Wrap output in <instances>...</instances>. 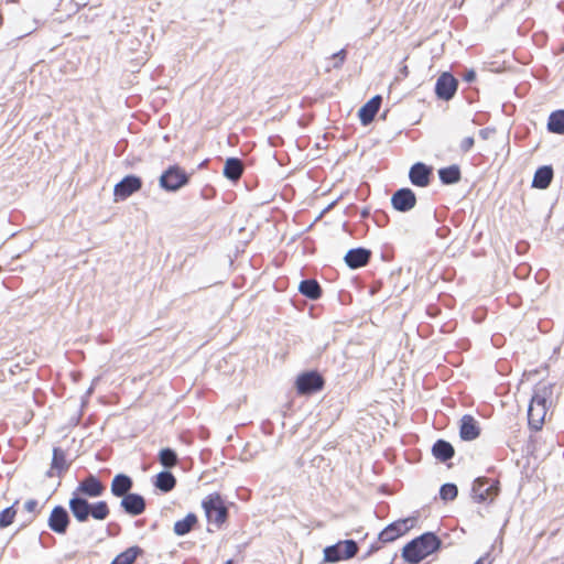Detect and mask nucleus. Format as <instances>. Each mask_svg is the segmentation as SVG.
<instances>
[{
  "mask_svg": "<svg viewBox=\"0 0 564 564\" xmlns=\"http://www.w3.org/2000/svg\"><path fill=\"white\" fill-rule=\"evenodd\" d=\"M105 485L101 480L89 474L85 477L73 491L68 501V508L77 522H87L89 517L97 521L106 520L110 514V509L105 500L89 502L87 498H98L105 492Z\"/></svg>",
  "mask_w": 564,
  "mask_h": 564,
  "instance_id": "nucleus-1",
  "label": "nucleus"
},
{
  "mask_svg": "<svg viewBox=\"0 0 564 564\" xmlns=\"http://www.w3.org/2000/svg\"><path fill=\"white\" fill-rule=\"evenodd\" d=\"M441 546L442 540L434 532H425L403 546L402 557L409 564H419Z\"/></svg>",
  "mask_w": 564,
  "mask_h": 564,
  "instance_id": "nucleus-2",
  "label": "nucleus"
},
{
  "mask_svg": "<svg viewBox=\"0 0 564 564\" xmlns=\"http://www.w3.org/2000/svg\"><path fill=\"white\" fill-rule=\"evenodd\" d=\"M202 508L209 523L219 529L228 519V508L218 492L209 494L202 501Z\"/></svg>",
  "mask_w": 564,
  "mask_h": 564,
  "instance_id": "nucleus-3",
  "label": "nucleus"
},
{
  "mask_svg": "<svg viewBox=\"0 0 564 564\" xmlns=\"http://www.w3.org/2000/svg\"><path fill=\"white\" fill-rule=\"evenodd\" d=\"M191 175L187 174L180 165H170L163 171L159 178V185L165 192H177L189 183Z\"/></svg>",
  "mask_w": 564,
  "mask_h": 564,
  "instance_id": "nucleus-4",
  "label": "nucleus"
},
{
  "mask_svg": "<svg viewBox=\"0 0 564 564\" xmlns=\"http://www.w3.org/2000/svg\"><path fill=\"white\" fill-rule=\"evenodd\" d=\"M358 543L355 540L338 541L324 549V562L337 563L349 560L358 553Z\"/></svg>",
  "mask_w": 564,
  "mask_h": 564,
  "instance_id": "nucleus-5",
  "label": "nucleus"
},
{
  "mask_svg": "<svg viewBox=\"0 0 564 564\" xmlns=\"http://www.w3.org/2000/svg\"><path fill=\"white\" fill-rule=\"evenodd\" d=\"M499 491V481L487 477L476 478L471 487L473 498L478 503L492 502Z\"/></svg>",
  "mask_w": 564,
  "mask_h": 564,
  "instance_id": "nucleus-6",
  "label": "nucleus"
},
{
  "mask_svg": "<svg viewBox=\"0 0 564 564\" xmlns=\"http://www.w3.org/2000/svg\"><path fill=\"white\" fill-rule=\"evenodd\" d=\"M417 520V516L399 519L388 524L379 534L378 540L382 543L395 541L412 529Z\"/></svg>",
  "mask_w": 564,
  "mask_h": 564,
  "instance_id": "nucleus-7",
  "label": "nucleus"
},
{
  "mask_svg": "<svg viewBox=\"0 0 564 564\" xmlns=\"http://www.w3.org/2000/svg\"><path fill=\"white\" fill-rule=\"evenodd\" d=\"M325 380L319 372L311 370L297 376L295 386L299 394L310 395L324 388Z\"/></svg>",
  "mask_w": 564,
  "mask_h": 564,
  "instance_id": "nucleus-8",
  "label": "nucleus"
},
{
  "mask_svg": "<svg viewBox=\"0 0 564 564\" xmlns=\"http://www.w3.org/2000/svg\"><path fill=\"white\" fill-rule=\"evenodd\" d=\"M142 187L141 177L130 174L115 185L113 195L116 202L124 200Z\"/></svg>",
  "mask_w": 564,
  "mask_h": 564,
  "instance_id": "nucleus-9",
  "label": "nucleus"
},
{
  "mask_svg": "<svg viewBox=\"0 0 564 564\" xmlns=\"http://www.w3.org/2000/svg\"><path fill=\"white\" fill-rule=\"evenodd\" d=\"M458 88V80L448 72L442 73L435 84V94L438 99L448 101L454 98Z\"/></svg>",
  "mask_w": 564,
  "mask_h": 564,
  "instance_id": "nucleus-10",
  "label": "nucleus"
},
{
  "mask_svg": "<svg viewBox=\"0 0 564 564\" xmlns=\"http://www.w3.org/2000/svg\"><path fill=\"white\" fill-rule=\"evenodd\" d=\"M392 207L400 213H408L416 205L415 193L409 187L395 191L391 196Z\"/></svg>",
  "mask_w": 564,
  "mask_h": 564,
  "instance_id": "nucleus-11",
  "label": "nucleus"
},
{
  "mask_svg": "<svg viewBox=\"0 0 564 564\" xmlns=\"http://www.w3.org/2000/svg\"><path fill=\"white\" fill-rule=\"evenodd\" d=\"M70 523L68 511L63 506H55L47 520L48 528L57 533L65 534Z\"/></svg>",
  "mask_w": 564,
  "mask_h": 564,
  "instance_id": "nucleus-12",
  "label": "nucleus"
},
{
  "mask_svg": "<svg viewBox=\"0 0 564 564\" xmlns=\"http://www.w3.org/2000/svg\"><path fill=\"white\" fill-rule=\"evenodd\" d=\"M120 507L127 514L137 517L145 511L147 501L142 495L137 492H129L128 495L121 497Z\"/></svg>",
  "mask_w": 564,
  "mask_h": 564,
  "instance_id": "nucleus-13",
  "label": "nucleus"
},
{
  "mask_svg": "<svg viewBox=\"0 0 564 564\" xmlns=\"http://www.w3.org/2000/svg\"><path fill=\"white\" fill-rule=\"evenodd\" d=\"M432 167L422 162L414 163L409 171V178L414 186L426 187L431 182Z\"/></svg>",
  "mask_w": 564,
  "mask_h": 564,
  "instance_id": "nucleus-14",
  "label": "nucleus"
},
{
  "mask_svg": "<svg viewBox=\"0 0 564 564\" xmlns=\"http://www.w3.org/2000/svg\"><path fill=\"white\" fill-rule=\"evenodd\" d=\"M371 258V251L369 249L358 247L352 248L345 254V263L350 269H359L368 264Z\"/></svg>",
  "mask_w": 564,
  "mask_h": 564,
  "instance_id": "nucleus-15",
  "label": "nucleus"
},
{
  "mask_svg": "<svg viewBox=\"0 0 564 564\" xmlns=\"http://www.w3.org/2000/svg\"><path fill=\"white\" fill-rule=\"evenodd\" d=\"M547 411V405L544 404H535V402L530 401L528 408V424L531 430L538 432L542 429L545 420Z\"/></svg>",
  "mask_w": 564,
  "mask_h": 564,
  "instance_id": "nucleus-16",
  "label": "nucleus"
},
{
  "mask_svg": "<svg viewBox=\"0 0 564 564\" xmlns=\"http://www.w3.org/2000/svg\"><path fill=\"white\" fill-rule=\"evenodd\" d=\"M381 104L382 97L380 95H376L359 109L358 117L364 126H368L373 121Z\"/></svg>",
  "mask_w": 564,
  "mask_h": 564,
  "instance_id": "nucleus-17",
  "label": "nucleus"
},
{
  "mask_svg": "<svg viewBox=\"0 0 564 564\" xmlns=\"http://www.w3.org/2000/svg\"><path fill=\"white\" fill-rule=\"evenodd\" d=\"M480 435V427L474 416L465 414L460 419L459 436L463 441H474Z\"/></svg>",
  "mask_w": 564,
  "mask_h": 564,
  "instance_id": "nucleus-18",
  "label": "nucleus"
},
{
  "mask_svg": "<svg viewBox=\"0 0 564 564\" xmlns=\"http://www.w3.org/2000/svg\"><path fill=\"white\" fill-rule=\"evenodd\" d=\"M133 480L126 474H117L111 481L110 491L115 497L121 498L131 492Z\"/></svg>",
  "mask_w": 564,
  "mask_h": 564,
  "instance_id": "nucleus-19",
  "label": "nucleus"
},
{
  "mask_svg": "<svg viewBox=\"0 0 564 564\" xmlns=\"http://www.w3.org/2000/svg\"><path fill=\"white\" fill-rule=\"evenodd\" d=\"M554 171L551 165H542L538 167L532 180V187L538 189H546L553 180Z\"/></svg>",
  "mask_w": 564,
  "mask_h": 564,
  "instance_id": "nucleus-20",
  "label": "nucleus"
},
{
  "mask_svg": "<svg viewBox=\"0 0 564 564\" xmlns=\"http://www.w3.org/2000/svg\"><path fill=\"white\" fill-rule=\"evenodd\" d=\"M69 468V464L66 462V454L59 447L53 448V457L51 463V469L47 471V477H53L56 471L57 476H61Z\"/></svg>",
  "mask_w": 564,
  "mask_h": 564,
  "instance_id": "nucleus-21",
  "label": "nucleus"
},
{
  "mask_svg": "<svg viewBox=\"0 0 564 564\" xmlns=\"http://www.w3.org/2000/svg\"><path fill=\"white\" fill-rule=\"evenodd\" d=\"M432 454L437 460L445 463L454 456L455 451L449 442L437 440L432 446Z\"/></svg>",
  "mask_w": 564,
  "mask_h": 564,
  "instance_id": "nucleus-22",
  "label": "nucleus"
},
{
  "mask_svg": "<svg viewBox=\"0 0 564 564\" xmlns=\"http://www.w3.org/2000/svg\"><path fill=\"white\" fill-rule=\"evenodd\" d=\"M224 176L232 182H237L243 173L242 161L238 158H228L224 166Z\"/></svg>",
  "mask_w": 564,
  "mask_h": 564,
  "instance_id": "nucleus-23",
  "label": "nucleus"
},
{
  "mask_svg": "<svg viewBox=\"0 0 564 564\" xmlns=\"http://www.w3.org/2000/svg\"><path fill=\"white\" fill-rule=\"evenodd\" d=\"M299 291L305 297L315 301L322 296V288L315 279H305L300 282Z\"/></svg>",
  "mask_w": 564,
  "mask_h": 564,
  "instance_id": "nucleus-24",
  "label": "nucleus"
},
{
  "mask_svg": "<svg viewBox=\"0 0 564 564\" xmlns=\"http://www.w3.org/2000/svg\"><path fill=\"white\" fill-rule=\"evenodd\" d=\"M153 485L156 489L167 494L175 488L176 478L171 471L162 470L155 476Z\"/></svg>",
  "mask_w": 564,
  "mask_h": 564,
  "instance_id": "nucleus-25",
  "label": "nucleus"
},
{
  "mask_svg": "<svg viewBox=\"0 0 564 564\" xmlns=\"http://www.w3.org/2000/svg\"><path fill=\"white\" fill-rule=\"evenodd\" d=\"M438 177L444 185H453L460 181L462 172L457 164H452L449 166L440 169Z\"/></svg>",
  "mask_w": 564,
  "mask_h": 564,
  "instance_id": "nucleus-26",
  "label": "nucleus"
},
{
  "mask_svg": "<svg viewBox=\"0 0 564 564\" xmlns=\"http://www.w3.org/2000/svg\"><path fill=\"white\" fill-rule=\"evenodd\" d=\"M197 522V516L193 512H189L186 514L184 519L178 520L174 523L173 531L177 536H184L194 529Z\"/></svg>",
  "mask_w": 564,
  "mask_h": 564,
  "instance_id": "nucleus-27",
  "label": "nucleus"
},
{
  "mask_svg": "<svg viewBox=\"0 0 564 564\" xmlns=\"http://www.w3.org/2000/svg\"><path fill=\"white\" fill-rule=\"evenodd\" d=\"M143 553V549L133 545L118 554L110 564H133L137 557Z\"/></svg>",
  "mask_w": 564,
  "mask_h": 564,
  "instance_id": "nucleus-28",
  "label": "nucleus"
},
{
  "mask_svg": "<svg viewBox=\"0 0 564 564\" xmlns=\"http://www.w3.org/2000/svg\"><path fill=\"white\" fill-rule=\"evenodd\" d=\"M546 128L549 132L564 134V109L550 113Z\"/></svg>",
  "mask_w": 564,
  "mask_h": 564,
  "instance_id": "nucleus-29",
  "label": "nucleus"
},
{
  "mask_svg": "<svg viewBox=\"0 0 564 564\" xmlns=\"http://www.w3.org/2000/svg\"><path fill=\"white\" fill-rule=\"evenodd\" d=\"M552 393H553L552 384L539 383L534 388V392L531 398V401L535 402V404L546 405L547 400L551 398Z\"/></svg>",
  "mask_w": 564,
  "mask_h": 564,
  "instance_id": "nucleus-30",
  "label": "nucleus"
},
{
  "mask_svg": "<svg viewBox=\"0 0 564 564\" xmlns=\"http://www.w3.org/2000/svg\"><path fill=\"white\" fill-rule=\"evenodd\" d=\"M159 462L165 468H172L178 462L177 454L170 447L162 448L159 453Z\"/></svg>",
  "mask_w": 564,
  "mask_h": 564,
  "instance_id": "nucleus-31",
  "label": "nucleus"
},
{
  "mask_svg": "<svg viewBox=\"0 0 564 564\" xmlns=\"http://www.w3.org/2000/svg\"><path fill=\"white\" fill-rule=\"evenodd\" d=\"M458 495V488L453 482H446L440 488V498L444 501H453Z\"/></svg>",
  "mask_w": 564,
  "mask_h": 564,
  "instance_id": "nucleus-32",
  "label": "nucleus"
},
{
  "mask_svg": "<svg viewBox=\"0 0 564 564\" xmlns=\"http://www.w3.org/2000/svg\"><path fill=\"white\" fill-rule=\"evenodd\" d=\"M15 514L17 511L14 509V505L3 509L0 512V528L3 529L9 527L13 522Z\"/></svg>",
  "mask_w": 564,
  "mask_h": 564,
  "instance_id": "nucleus-33",
  "label": "nucleus"
},
{
  "mask_svg": "<svg viewBox=\"0 0 564 564\" xmlns=\"http://www.w3.org/2000/svg\"><path fill=\"white\" fill-rule=\"evenodd\" d=\"M332 58L335 59L333 67L339 68L346 59V50L341 48L337 53L333 54Z\"/></svg>",
  "mask_w": 564,
  "mask_h": 564,
  "instance_id": "nucleus-34",
  "label": "nucleus"
},
{
  "mask_svg": "<svg viewBox=\"0 0 564 564\" xmlns=\"http://www.w3.org/2000/svg\"><path fill=\"white\" fill-rule=\"evenodd\" d=\"M475 144V139L474 137H466L462 140L460 144H459V149L463 153H467L471 150V148L474 147Z\"/></svg>",
  "mask_w": 564,
  "mask_h": 564,
  "instance_id": "nucleus-35",
  "label": "nucleus"
},
{
  "mask_svg": "<svg viewBox=\"0 0 564 564\" xmlns=\"http://www.w3.org/2000/svg\"><path fill=\"white\" fill-rule=\"evenodd\" d=\"M121 531V528L116 522H109L107 525V534L108 536H117Z\"/></svg>",
  "mask_w": 564,
  "mask_h": 564,
  "instance_id": "nucleus-36",
  "label": "nucleus"
},
{
  "mask_svg": "<svg viewBox=\"0 0 564 564\" xmlns=\"http://www.w3.org/2000/svg\"><path fill=\"white\" fill-rule=\"evenodd\" d=\"M215 191L212 186H206L202 189L200 195L204 199H209L214 196Z\"/></svg>",
  "mask_w": 564,
  "mask_h": 564,
  "instance_id": "nucleus-37",
  "label": "nucleus"
},
{
  "mask_svg": "<svg viewBox=\"0 0 564 564\" xmlns=\"http://www.w3.org/2000/svg\"><path fill=\"white\" fill-rule=\"evenodd\" d=\"M36 507H37V501H36V500H34V499H30V500H28V501L24 503V509H25L28 512H35Z\"/></svg>",
  "mask_w": 564,
  "mask_h": 564,
  "instance_id": "nucleus-38",
  "label": "nucleus"
},
{
  "mask_svg": "<svg viewBox=\"0 0 564 564\" xmlns=\"http://www.w3.org/2000/svg\"><path fill=\"white\" fill-rule=\"evenodd\" d=\"M463 78L467 83H473L476 79V72L474 69H468L465 72Z\"/></svg>",
  "mask_w": 564,
  "mask_h": 564,
  "instance_id": "nucleus-39",
  "label": "nucleus"
},
{
  "mask_svg": "<svg viewBox=\"0 0 564 564\" xmlns=\"http://www.w3.org/2000/svg\"><path fill=\"white\" fill-rule=\"evenodd\" d=\"M492 132H494L492 129L485 128V129L479 130V137L482 140H487Z\"/></svg>",
  "mask_w": 564,
  "mask_h": 564,
  "instance_id": "nucleus-40",
  "label": "nucleus"
},
{
  "mask_svg": "<svg viewBox=\"0 0 564 564\" xmlns=\"http://www.w3.org/2000/svg\"><path fill=\"white\" fill-rule=\"evenodd\" d=\"M380 549L377 544H371L368 552L364 555V558L370 556L373 552L378 551Z\"/></svg>",
  "mask_w": 564,
  "mask_h": 564,
  "instance_id": "nucleus-41",
  "label": "nucleus"
},
{
  "mask_svg": "<svg viewBox=\"0 0 564 564\" xmlns=\"http://www.w3.org/2000/svg\"><path fill=\"white\" fill-rule=\"evenodd\" d=\"M447 232H449V229L447 227L438 228L436 231L437 236L441 238L446 237Z\"/></svg>",
  "mask_w": 564,
  "mask_h": 564,
  "instance_id": "nucleus-42",
  "label": "nucleus"
},
{
  "mask_svg": "<svg viewBox=\"0 0 564 564\" xmlns=\"http://www.w3.org/2000/svg\"><path fill=\"white\" fill-rule=\"evenodd\" d=\"M475 564H491V562H490L488 555H486V556L478 558Z\"/></svg>",
  "mask_w": 564,
  "mask_h": 564,
  "instance_id": "nucleus-43",
  "label": "nucleus"
},
{
  "mask_svg": "<svg viewBox=\"0 0 564 564\" xmlns=\"http://www.w3.org/2000/svg\"><path fill=\"white\" fill-rule=\"evenodd\" d=\"M369 215H370V212L367 208L362 209L360 213L361 218H367Z\"/></svg>",
  "mask_w": 564,
  "mask_h": 564,
  "instance_id": "nucleus-44",
  "label": "nucleus"
},
{
  "mask_svg": "<svg viewBox=\"0 0 564 564\" xmlns=\"http://www.w3.org/2000/svg\"><path fill=\"white\" fill-rule=\"evenodd\" d=\"M206 163H207V161L202 162L199 167L205 166Z\"/></svg>",
  "mask_w": 564,
  "mask_h": 564,
  "instance_id": "nucleus-45",
  "label": "nucleus"
}]
</instances>
